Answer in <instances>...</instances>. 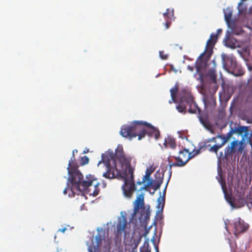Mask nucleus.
Listing matches in <instances>:
<instances>
[{"mask_svg": "<svg viewBox=\"0 0 252 252\" xmlns=\"http://www.w3.org/2000/svg\"><path fill=\"white\" fill-rule=\"evenodd\" d=\"M208 75L210 77V79L213 82H216L217 80V74L214 70H209Z\"/></svg>", "mask_w": 252, "mask_h": 252, "instance_id": "5701e85b", "label": "nucleus"}, {"mask_svg": "<svg viewBox=\"0 0 252 252\" xmlns=\"http://www.w3.org/2000/svg\"><path fill=\"white\" fill-rule=\"evenodd\" d=\"M242 5V3L241 2L239 3V5H238V7H240V5Z\"/></svg>", "mask_w": 252, "mask_h": 252, "instance_id": "49530a36", "label": "nucleus"}, {"mask_svg": "<svg viewBox=\"0 0 252 252\" xmlns=\"http://www.w3.org/2000/svg\"><path fill=\"white\" fill-rule=\"evenodd\" d=\"M79 165L76 161L74 156H72L69 161L68 167L67 168L68 172L69 171H75L79 170L78 169Z\"/></svg>", "mask_w": 252, "mask_h": 252, "instance_id": "2eb2a0df", "label": "nucleus"}, {"mask_svg": "<svg viewBox=\"0 0 252 252\" xmlns=\"http://www.w3.org/2000/svg\"><path fill=\"white\" fill-rule=\"evenodd\" d=\"M146 181V176H144L143 178L142 181H138L137 182V184L139 185H141L143 183L145 182Z\"/></svg>", "mask_w": 252, "mask_h": 252, "instance_id": "2f4dec72", "label": "nucleus"}, {"mask_svg": "<svg viewBox=\"0 0 252 252\" xmlns=\"http://www.w3.org/2000/svg\"><path fill=\"white\" fill-rule=\"evenodd\" d=\"M179 90V85L176 84L170 90L171 100L169 103L174 102L177 103L176 106L178 110H201L198 107L196 102L186 96H182L178 101L177 98V93Z\"/></svg>", "mask_w": 252, "mask_h": 252, "instance_id": "20e7f679", "label": "nucleus"}, {"mask_svg": "<svg viewBox=\"0 0 252 252\" xmlns=\"http://www.w3.org/2000/svg\"><path fill=\"white\" fill-rule=\"evenodd\" d=\"M196 69H197V71H199V66H198V65H196Z\"/></svg>", "mask_w": 252, "mask_h": 252, "instance_id": "a18cd8bd", "label": "nucleus"}, {"mask_svg": "<svg viewBox=\"0 0 252 252\" xmlns=\"http://www.w3.org/2000/svg\"><path fill=\"white\" fill-rule=\"evenodd\" d=\"M222 156V153H220V156Z\"/></svg>", "mask_w": 252, "mask_h": 252, "instance_id": "3c124183", "label": "nucleus"}, {"mask_svg": "<svg viewBox=\"0 0 252 252\" xmlns=\"http://www.w3.org/2000/svg\"><path fill=\"white\" fill-rule=\"evenodd\" d=\"M164 144H165L166 147H168L173 149H175L176 146L175 139L171 136H168L167 139L165 140Z\"/></svg>", "mask_w": 252, "mask_h": 252, "instance_id": "a211bd4d", "label": "nucleus"}, {"mask_svg": "<svg viewBox=\"0 0 252 252\" xmlns=\"http://www.w3.org/2000/svg\"><path fill=\"white\" fill-rule=\"evenodd\" d=\"M229 71L231 72V74H232L235 76H241L244 74L245 70L244 69L241 67L238 66L237 64L234 68L233 67Z\"/></svg>", "mask_w": 252, "mask_h": 252, "instance_id": "f3484780", "label": "nucleus"}, {"mask_svg": "<svg viewBox=\"0 0 252 252\" xmlns=\"http://www.w3.org/2000/svg\"><path fill=\"white\" fill-rule=\"evenodd\" d=\"M68 174V180L71 184L70 189L72 196H74L75 191H85L94 196L98 194L99 183L94 176L88 175L84 179L82 174L79 170L69 171Z\"/></svg>", "mask_w": 252, "mask_h": 252, "instance_id": "f03ea898", "label": "nucleus"}, {"mask_svg": "<svg viewBox=\"0 0 252 252\" xmlns=\"http://www.w3.org/2000/svg\"><path fill=\"white\" fill-rule=\"evenodd\" d=\"M115 156L121 163V169L117 168L113 159H109L107 156L103 155L98 164L102 162L106 166L107 171L103 174L106 178H120L124 179V184L122 187L124 194L126 196L130 198L136 189L134 181V168L130 164L131 158L126 156L122 148L116 150Z\"/></svg>", "mask_w": 252, "mask_h": 252, "instance_id": "f257e3e1", "label": "nucleus"}, {"mask_svg": "<svg viewBox=\"0 0 252 252\" xmlns=\"http://www.w3.org/2000/svg\"><path fill=\"white\" fill-rule=\"evenodd\" d=\"M141 237H142V236H141L139 237V240H138V241H137V244H136V247L137 246V245H138L139 244V243L140 242Z\"/></svg>", "mask_w": 252, "mask_h": 252, "instance_id": "79ce46f5", "label": "nucleus"}, {"mask_svg": "<svg viewBox=\"0 0 252 252\" xmlns=\"http://www.w3.org/2000/svg\"><path fill=\"white\" fill-rule=\"evenodd\" d=\"M231 14H229L227 15H225V21H226V23H227V24H228V25L229 24V22L231 20Z\"/></svg>", "mask_w": 252, "mask_h": 252, "instance_id": "c756f323", "label": "nucleus"}, {"mask_svg": "<svg viewBox=\"0 0 252 252\" xmlns=\"http://www.w3.org/2000/svg\"><path fill=\"white\" fill-rule=\"evenodd\" d=\"M156 235V232L155 231V233H154V236H153V237L152 238V241L153 243V244L155 246V242H156V241H155V236Z\"/></svg>", "mask_w": 252, "mask_h": 252, "instance_id": "72a5a7b5", "label": "nucleus"}, {"mask_svg": "<svg viewBox=\"0 0 252 252\" xmlns=\"http://www.w3.org/2000/svg\"><path fill=\"white\" fill-rule=\"evenodd\" d=\"M200 149L195 151V153L192 155V153H190L188 150L184 149L183 151H179V155L177 157L172 156L176 160V162H172L171 160L168 158V160L169 162V166L171 170L172 167L179 166L182 167L185 165L188 161L192 158L195 155H197L200 153Z\"/></svg>", "mask_w": 252, "mask_h": 252, "instance_id": "423d86ee", "label": "nucleus"}, {"mask_svg": "<svg viewBox=\"0 0 252 252\" xmlns=\"http://www.w3.org/2000/svg\"><path fill=\"white\" fill-rule=\"evenodd\" d=\"M149 125L150 126H147V127L146 129V134H148L149 137L154 136L156 140L158 139L160 136V132L159 130L153 126L150 123Z\"/></svg>", "mask_w": 252, "mask_h": 252, "instance_id": "ddd939ff", "label": "nucleus"}, {"mask_svg": "<svg viewBox=\"0 0 252 252\" xmlns=\"http://www.w3.org/2000/svg\"><path fill=\"white\" fill-rule=\"evenodd\" d=\"M165 191H166V188H165L164 191H163V195L164 194L165 195Z\"/></svg>", "mask_w": 252, "mask_h": 252, "instance_id": "c03bdc74", "label": "nucleus"}, {"mask_svg": "<svg viewBox=\"0 0 252 252\" xmlns=\"http://www.w3.org/2000/svg\"><path fill=\"white\" fill-rule=\"evenodd\" d=\"M165 195L164 194L162 196L160 195L158 198L157 208H158V209H160L161 211H163V208L164 206V204H165Z\"/></svg>", "mask_w": 252, "mask_h": 252, "instance_id": "412c9836", "label": "nucleus"}, {"mask_svg": "<svg viewBox=\"0 0 252 252\" xmlns=\"http://www.w3.org/2000/svg\"><path fill=\"white\" fill-rule=\"evenodd\" d=\"M244 150V147L242 142L238 140H234L231 144L230 146H228L224 150L225 157H229L232 156L237 151L238 153H242Z\"/></svg>", "mask_w": 252, "mask_h": 252, "instance_id": "9d476101", "label": "nucleus"}, {"mask_svg": "<svg viewBox=\"0 0 252 252\" xmlns=\"http://www.w3.org/2000/svg\"><path fill=\"white\" fill-rule=\"evenodd\" d=\"M235 133L242 135L244 132H248V127L246 126H237L232 127Z\"/></svg>", "mask_w": 252, "mask_h": 252, "instance_id": "6ab92c4d", "label": "nucleus"}, {"mask_svg": "<svg viewBox=\"0 0 252 252\" xmlns=\"http://www.w3.org/2000/svg\"><path fill=\"white\" fill-rule=\"evenodd\" d=\"M226 229L227 230V226H225Z\"/></svg>", "mask_w": 252, "mask_h": 252, "instance_id": "603ef678", "label": "nucleus"}, {"mask_svg": "<svg viewBox=\"0 0 252 252\" xmlns=\"http://www.w3.org/2000/svg\"><path fill=\"white\" fill-rule=\"evenodd\" d=\"M95 239L96 241V247L97 248H99V247H100L101 244V241H102L101 237L100 235L97 234L95 236Z\"/></svg>", "mask_w": 252, "mask_h": 252, "instance_id": "a878e982", "label": "nucleus"}, {"mask_svg": "<svg viewBox=\"0 0 252 252\" xmlns=\"http://www.w3.org/2000/svg\"><path fill=\"white\" fill-rule=\"evenodd\" d=\"M180 112L181 113H183V114H185L187 111H180Z\"/></svg>", "mask_w": 252, "mask_h": 252, "instance_id": "de8ad7c7", "label": "nucleus"}, {"mask_svg": "<svg viewBox=\"0 0 252 252\" xmlns=\"http://www.w3.org/2000/svg\"><path fill=\"white\" fill-rule=\"evenodd\" d=\"M77 152H78V151H77V150H76V149H75V150H73V151H72V156H74V157H75V155H74V154H75V152L77 153Z\"/></svg>", "mask_w": 252, "mask_h": 252, "instance_id": "37998d69", "label": "nucleus"}, {"mask_svg": "<svg viewBox=\"0 0 252 252\" xmlns=\"http://www.w3.org/2000/svg\"><path fill=\"white\" fill-rule=\"evenodd\" d=\"M89 159L88 157L86 156H84L82 157L80 159V165L81 166H83L85 164H87L89 163Z\"/></svg>", "mask_w": 252, "mask_h": 252, "instance_id": "b1692460", "label": "nucleus"}, {"mask_svg": "<svg viewBox=\"0 0 252 252\" xmlns=\"http://www.w3.org/2000/svg\"><path fill=\"white\" fill-rule=\"evenodd\" d=\"M222 32V30L220 29H218L217 31V34L215 35H217V37H218V35L220 34Z\"/></svg>", "mask_w": 252, "mask_h": 252, "instance_id": "f704fd0d", "label": "nucleus"}, {"mask_svg": "<svg viewBox=\"0 0 252 252\" xmlns=\"http://www.w3.org/2000/svg\"><path fill=\"white\" fill-rule=\"evenodd\" d=\"M66 230V228L65 227H64L62 229H60L59 230V231L62 232V233H64V232Z\"/></svg>", "mask_w": 252, "mask_h": 252, "instance_id": "4c0bfd02", "label": "nucleus"}, {"mask_svg": "<svg viewBox=\"0 0 252 252\" xmlns=\"http://www.w3.org/2000/svg\"><path fill=\"white\" fill-rule=\"evenodd\" d=\"M230 225L231 226L233 234L236 238H238L240 234L246 232L249 227V225L240 218L234 219L232 222L230 224Z\"/></svg>", "mask_w": 252, "mask_h": 252, "instance_id": "1a4fd4ad", "label": "nucleus"}, {"mask_svg": "<svg viewBox=\"0 0 252 252\" xmlns=\"http://www.w3.org/2000/svg\"><path fill=\"white\" fill-rule=\"evenodd\" d=\"M204 105L205 106L206 105V103H205V102H204Z\"/></svg>", "mask_w": 252, "mask_h": 252, "instance_id": "5fc2aeb1", "label": "nucleus"}, {"mask_svg": "<svg viewBox=\"0 0 252 252\" xmlns=\"http://www.w3.org/2000/svg\"><path fill=\"white\" fill-rule=\"evenodd\" d=\"M188 69H189V70H190L191 71H192L193 70V69H194V68H193V66H189H189H188Z\"/></svg>", "mask_w": 252, "mask_h": 252, "instance_id": "a19ab883", "label": "nucleus"}, {"mask_svg": "<svg viewBox=\"0 0 252 252\" xmlns=\"http://www.w3.org/2000/svg\"><path fill=\"white\" fill-rule=\"evenodd\" d=\"M157 252H158V247H157Z\"/></svg>", "mask_w": 252, "mask_h": 252, "instance_id": "09e8293b", "label": "nucleus"}, {"mask_svg": "<svg viewBox=\"0 0 252 252\" xmlns=\"http://www.w3.org/2000/svg\"><path fill=\"white\" fill-rule=\"evenodd\" d=\"M153 181L152 180H151L147 184V185L145 186V187H141L140 189V190H143L144 189H146V188H148V187H151L152 188V185H153Z\"/></svg>", "mask_w": 252, "mask_h": 252, "instance_id": "c85d7f7f", "label": "nucleus"}, {"mask_svg": "<svg viewBox=\"0 0 252 252\" xmlns=\"http://www.w3.org/2000/svg\"><path fill=\"white\" fill-rule=\"evenodd\" d=\"M234 131L232 127H231L229 131L227 133L226 136H222L221 138V142L220 143L216 144L212 147H210L209 151L211 152H214L216 155L218 154V150L221 148L228 141V139L231 136L234 134Z\"/></svg>", "mask_w": 252, "mask_h": 252, "instance_id": "9b49d317", "label": "nucleus"}, {"mask_svg": "<svg viewBox=\"0 0 252 252\" xmlns=\"http://www.w3.org/2000/svg\"><path fill=\"white\" fill-rule=\"evenodd\" d=\"M228 240L232 252H248L246 245H242L241 248L238 249L235 241L231 242L229 239Z\"/></svg>", "mask_w": 252, "mask_h": 252, "instance_id": "4468645a", "label": "nucleus"}, {"mask_svg": "<svg viewBox=\"0 0 252 252\" xmlns=\"http://www.w3.org/2000/svg\"><path fill=\"white\" fill-rule=\"evenodd\" d=\"M230 112H231V114H232V112H233V111H231Z\"/></svg>", "mask_w": 252, "mask_h": 252, "instance_id": "864d4df0", "label": "nucleus"}, {"mask_svg": "<svg viewBox=\"0 0 252 252\" xmlns=\"http://www.w3.org/2000/svg\"><path fill=\"white\" fill-rule=\"evenodd\" d=\"M163 16L165 18L171 19L174 16V10L173 9L167 8L165 12L163 14Z\"/></svg>", "mask_w": 252, "mask_h": 252, "instance_id": "4be33fe9", "label": "nucleus"}, {"mask_svg": "<svg viewBox=\"0 0 252 252\" xmlns=\"http://www.w3.org/2000/svg\"><path fill=\"white\" fill-rule=\"evenodd\" d=\"M162 183V180L158 181L157 182L153 184L152 188L154 189V190H157V189H158L160 188Z\"/></svg>", "mask_w": 252, "mask_h": 252, "instance_id": "393cba45", "label": "nucleus"}, {"mask_svg": "<svg viewBox=\"0 0 252 252\" xmlns=\"http://www.w3.org/2000/svg\"><path fill=\"white\" fill-rule=\"evenodd\" d=\"M149 123L143 121H134L129 125L122 126L120 130L121 135L131 139L138 137V140H141L146 135V129Z\"/></svg>", "mask_w": 252, "mask_h": 252, "instance_id": "7ed1b4c3", "label": "nucleus"}, {"mask_svg": "<svg viewBox=\"0 0 252 252\" xmlns=\"http://www.w3.org/2000/svg\"><path fill=\"white\" fill-rule=\"evenodd\" d=\"M68 190L71 191L70 187L68 188V187H67L64 189L63 192L64 194H66Z\"/></svg>", "mask_w": 252, "mask_h": 252, "instance_id": "473e14b6", "label": "nucleus"}, {"mask_svg": "<svg viewBox=\"0 0 252 252\" xmlns=\"http://www.w3.org/2000/svg\"><path fill=\"white\" fill-rule=\"evenodd\" d=\"M171 24V22L169 21H166V23H165L164 25L165 27V28L167 29L169 28Z\"/></svg>", "mask_w": 252, "mask_h": 252, "instance_id": "7c9ffc66", "label": "nucleus"}, {"mask_svg": "<svg viewBox=\"0 0 252 252\" xmlns=\"http://www.w3.org/2000/svg\"><path fill=\"white\" fill-rule=\"evenodd\" d=\"M203 54H202L200 56V57H202V56H203Z\"/></svg>", "mask_w": 252, "mask_h": 252, "instance_id": "8fccbe9b", "label": "nucleus"}, {"mask_svg": "<svg viewBox=\"0 0 252 252\" xmlns=\"http://www.w3.org/2000/svg\"><path fill=\"white\" fill-rule=\"evenodd\" d=\"M217 35H215L214 33H212L210 35L209 39L207 41L206 50H212L215 43L217 42Z\"/></svg>", "mask_w": 252, "mask_h": 252, "instance_id": "dca6fc26", "label": "nucleus"}, {"mask_svg": "<svg viewBox=\"0 0 252 252\" xmlns=\"http://www.w3.org/2000/svg\"><path fill=\"white\" fill-rule=\"evenodd\" d=\"M228 201L229 202L230 205L232 207H234V202L231 200V199H230V200H228Z\"/></svg>", "mask_w": 252, "mask_h": 252, "instance_id": "c9c22d12", "label": "nucleus"}, {"mask_svg": "<svg viewBox=\"0 0 252 252\" xmlns=\"http://www.w3.org/2000/svg\"><path fill=\"white\" fill-rule=\"evenodd\" d=\"M234 105H235V102H233L231 104V105L230 107V110H232V109L234 108Z\"/></svg>", "mask_w": 252, "mask_h": 252, "instance_id": "e433bc0d", "label": "nucleus"}, {"mask_svg": "<svg viewBox=\"0 0 252 252\" xmlns=\"http://www.w3.org/2000/svg\"><path fill=\"white\" fill-rule=\"evenodd\" d=\"M159 57L162 60H166L168 58V55L165 54L163 51H160L159 52Z\"/></svg>", "mask_w": 252, "mask_h": 252, "instance_id": "cd10ccee", "label": "nucleus"}, {"mask_svg": "<svg viewBox=\"0 0 252 252\" xmlns=\"http://www.w3.org/2000/svg\"><path fill=\"white\" fill-rule=\"evenodd\" d=\"M221 138H222V135H217L216 137H212V138H209L207 140V141L208 142H215V143H217V140L218 139H221Z\"/></svg>", "mask_w": 252, "mask_h": 252, "instance_id": "bb28decb", "label": "nucleus"}, {"mask_svg": "<svg viewBox=\"0 0 252 252\" xmlns=\"http://www.w3.org/2000/svg\"><path fill=\"white\" fill-rule=\"evenodd\" d=\"M222 63L224 68L228 71L237 64L235 60L231 57H227L223 55L222 56Z\"/></svg>", "mask_w": 252, "mask_h": 252, "instance_id": "f8f14e48", "label": "nucleus"}, {"mask_svg": "<svg viewBox=\"0 0 252 252\" xmlns=\"http://www.w3.org/2000/svg\"><path fill=\"white\" fill-rule=\"evenodd\" d=\"M128 222L125 216H122L119 218L115 230V243L117 246L121 244L122 237L125 238L127 233L129 232V228L128 227Z\"/></svg>", "mask_w": 252, "mask_h": 252, "instance_id": "0eeeda50", "label": "nucleus"}, {"mask_svg": "<svg viewBox=\"0 0 252 252\" xmlns=\"http://www.w3.org/2000/svg\"><path fill=\"white\" fill-rule=\"evenodd\" d=\"M139 210H140V216L138 218L139 222L141 226L146 229L148 223L150 220V206H148L147 208H146L144 206V196L142 194L137 196L135 201L133 212L132 214L133 218L136 216Z\"/></svg>", "mask_w": 252, "mask_h": 252, "instance_id": "39448f33", "label": "nucleus"}, {"mask_svg": "<svg viewBox=\"0 0 252 252\" xmlns=\"http://www.w3.org/2000/svg\"><path fill=\"white\" fill-rule=\"evenodd\" d=\"M189 113L197 114L200 123L208 129L211 126V122L215 121L213 111H188Z\"/></svg>", "mask_w": 252, "mask_h": 252, "instance_id": "6e6552de", "label": "nucleus"}, {"mask_svg": "<svg viewBox=\"0 0 252 252\" xmlns=\"http://www.w3.org/2000/svg\"><path fill=\"white\" fill-rule=\"evenodd\" d=\"M148 232H149V231L146 229L145 232V233L142 235V236H143L144 237H146V236H147V234L148 233Z\"/></svg>", "mask_w": 252, "mask_h": 252, "instance_id": "ea45409f", "label": "nucleus"}, {"mask_svg": "<svg viewBox=\"0 0 252 252\" xmlns=\"http://www.w3.org/2000/svg\"><path fill=\"white\" fill-rule=\"evenodd\" d=\"M152 173V171L151 172H149L148 171V169H147V171H146V176L149 177L150 175V174H151Z\"/></svg>", "mask_w": 252, "mask_h": 252, "instance_id": "58836bf2", "label": "nucleus"}, {"mask_svg": "<svg viewBox=\"0 0 252 252\" xmlns=\"http://www.w3.org/2000/svg\"><path fill=\"white\" fill-rule=\"evenodd\" d=\"M140 252H151V248L149 245V239L147 238L142 246L140 249Z\"/></svg>", "mask_w": 252, "mask_h": 252, "instance_id": "aec40b11", "label": "nucleus"}]
</instances>
